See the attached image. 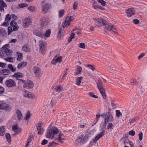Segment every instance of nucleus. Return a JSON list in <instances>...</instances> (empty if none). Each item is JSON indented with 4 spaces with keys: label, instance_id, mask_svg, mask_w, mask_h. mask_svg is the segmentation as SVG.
<instances>
[{
    "label": "nucleus",
    "instance_id": "nucleus-5",
    "mask_svg": "<svg viewBox=\"0 0 147 147\" xmlns=\"http://www.w3.org/2000/svg\"><path fill=\"white\" fill-rule=\"evenodd\" d=\"M93 19L94 21L95 25L98 27L103 26L105 24V20L103 19L94 18H93Z\"/></svg>",
    "mask_w": 147,
    "mask_h": 147
},
{
    "label": "nucleus",
    "instance_id": "nucleus-18",
    "mask_svg": "<svg viewBox=\"0 0 147 147\" xmlns=\"http://www.w3.org/2000/svg\"><path fill=\"white\" fill-rule=\"evenodd\" d=\"M7 7V5L3 0H0V11H4V7Z\"/></svg>",
    "mask_w": 147,
    "mask_h": 147
},
{
    "label": "nucleus",
    "instance_id": "nucleus-54",
    "mask_svg": "<svg viewBox=\"0 0 147 147\" xmlns=\"http://www.w3.org/2000/svg\"><path fill=\"white\" fill-rule=\"evenodd\" d=\"M78 3L77 2L74 3L73 6V8L74 10H76L77 9L78 7Z\"/></svg>",
    "mask_w": 147,
    "mask_h": 147
},
{
    "label": "nucleus",
    "instance_id": "nucleus-16",
    "mask_svg": "<svg viewBox=\"0 0 147 147\" xmlns=\"http://www.w3.org/2000/svg\"><path fill=\"white\" fill-rule=\"evenodd\" d=\"M126 13L127 17L129 18L130 17L134 14V10L132 8L128 9L126 10Z\"/></svg>",
    "mask_w": 147,
    "mask_h": 147
},
{
    "label": "nucleus",
    "instance_id": "nucleus-51",
    "mask_svg": "<svg viewBox=\"0 0 147 147\" xmlns=\"http://www.w3.org/2000/svg\"><path fill=\"white\" fill-rule=\"evenodd\" d=\"M11 16L9 14H7L5 18V21L9 22L11 19Z\"/></svg>",
    "mask_w": 147,
    "mask_h": 147
},
{
    "label": "nucleus",
    "instance_id": "nucleus-2",
    "mask_svg": "<svg viewBox=\"0 0 147 147\" xmlns=\"http://www.w3.org/2000/svg\"><path fill=\"white\" fill-rule=\"evenodd\" d=\"M58 132V129L55 127H53L52 128H48L46 134V137L49 138L51 137L53 138L54 135L57 134Z\"/></svg>",
    "mask_w": 147,
    "mask_h": 147
},
{
    "label": "nucleus",
    "instance_id": "nucleus-21",
    "mask_svg": "<svg viewBox=\"0 0 147 147\" xmlns=\"http://www.w3.org/2000/svg\"><path fill=\"white\" fill-rule=\"evenodd\" d=\"M16 114L18 120L19 121L22 120L23 118V116L22 113L20 110L17 109V110Z\"/></svg>",
    "mask_w": 147,
    "mask_h": 147
},
{
    "label": "nucleus",
    "instance_id": "nucleus-60",
    "mask_svg": "<svg viewBox=\"0 0 147 147\" xmlns=\"http://www.w3.org/2000/svg\"><path fill=\"white\" fill-rule=\"evenodd\" d=\"M28 5V4L26 3H22L19 5V6L20 8L24 7H26Z\"/></svg>",
    "mask_w": 147,
    "mask_h": 147
},
{
    "label": "nucleus",
    "instance_id": "nucleus-37",
    "mask_svg": "<svg viewBox=\"0 0 147 147\" xmlns=\"http://www.w3.org/2000/svg\"><path fill=\"white\" fill-rule=\"evenodd\" d=\"M111 33H113L115 34H117L116 30L114 26H111Z\"/></svg>",
    "mask_w": 147,
    "mask_h": 147
},
{
    "label": "nucleus",
    "instance_id": "nucleus-62",
    "mask_svg": "<svg viewBox=\"0 0 147 147\" xmlns=\"http://www.w3.org/2000/svg\"><path fill=\"white\" fill-rule=\"evenodd\" d=\"M5 60L10 62H13V61L12 57H7L5 58Z\"/></svg>",
    "mask_w": 147,
    "mask_h": 147
},
{
    "label": "nucleus",
    "instance_id": "nucleus-25",
    "mask_svg": "<svg viewBox=\"0 0 147 147\" xmlns=\"http://www.w3.org/2000/svg\"><path fill=\"white\" fill-rule=\"evenodd\" d=\"M1 74H3L4 75H7L10 73V70L8 69H5L1 70Z\"/></svg>",
    "mask_w": 147,
    "mask_h": 147
},
{
    "label": "nucleus",
    "instance_id": "nucleus-9",
    "mask_svg": "<svg viewBox=\"0 0 147 147\" xmlns=\"http://www.w3.org/2000/svg\"><path fill=\"white\" fill-rule=\"evenodd\" d=\"M102 84L101 82H99L97 83V85L99 90L103 98L105 99L106 98V94L103 88L102 87Z\"/></svg>",
    "mask_w": 147,
    "mask_h": 147
},
{
    "label": "nucleus",
    "instance_id": "nucleus-31",
    "mask_svg": "<svg viewBox=\"0 0 147 147\" xmlns=\"http://www.w3.org/2000/svg\"><path fill=\"white\" fill-rule=\"evenodd\" d=\"M17 53L18 54V57L17 60L19 61H21L23 59V55L22 53L17 52Z\"/></svg>",
    "mask_w": 147,
    "mask_h": 147
},
{
    "label": "nucleus",
    "instance_id": "nucleus-29",
    "mask_svg": "<svg viewBox=\"0 0 147 147\" xmlns=\"http://www.w3.org/2000/svg\"><path fill=\"white\" fill-rule=\"evenodd\" d=\"M22 50L26 52H29L30 50L27 45H24L22 48Z\"/></svg>",
    "mask_w": 147,
    "mask_h": 147
},
{
    "label": "nucleus",
    "instance_id": "nucleus-35",
    "mask_svg": "<svg viewBox=\"0 0 147 147\" xmlns=\"http://www.w3.org/2000/svg\"><path fill=\"white\" fill-rule=\"evenodd\" d=\"M5 136L8 142H9L11 141V136L10 135L9 133H6Z\"/></svg>",
    "mask_w": 147,
    "mask_h": 147
},
{
    "label": "nucleus",
    "instance_id": "nucleus-36",
    "mask_svg": "<svg viewBox=\"0 0 147 147\" xmlns=\"http://www.w3.org/2000/svg\"><path fill=\"white\" fill-rule=\"evenodd\" d=\"M63 31L62 28L61 27H59L58 28V36L59 37L61 38L62 35L61 34L62 32L61 31Z\"/></svg>",
    "mask_w": 147,
    "mask_h": 147
},
{
    "label": "nucleus",
    "instance_id": "nucleus-57",
    "mask_svg": "<svg viewBox=\"0 0 147 147\" xmlns=\"http://www.w3.org/2000/svg\"><path fill=\"white\" fill-rule=\"evenodd\" d=\"M138 136L139 137V140L140 141L142 140L143 138V134L142 132L140 131L139 132Z\"/></svg>",
    "mask_w": 147,
    "mask_h": 147
},
{
    "label": "nucleus",
    "instance_id": "nucleus-14",
    "mask_svg": "<svg viewBox=\"0 0 147 147\" xmlns=\"http://www.w3.org/2000/svg\"><path fill=\"white\" fill-rule=\"evenodd\" d=\"M33 86V83L32 81L29 80L25 82L23 87L27 89H30L32 88Z\"/></svg>",
    "mask_w": 147,
    "mask_h": 147
},
{
    "label": "nucleus",
    "instance_id": "nucleus-8",
    "mask_svg": "<svg viewBox=\"0 0 147 147\" xmlns=\"http://www.w3.org/2000/svg\"><path fill=\"white\" fill-rule=\"evenodd\" d=\"M44 31H43L42 28L39 29L34 31L33 33L35 35L41 38L44 37Z\"/></svg>",
    "mask_w": 147,
    "mask_h": 147
},
{
    "label": "nucleus",
    "instance_id": "nucleus-47",
    "mask_svg": "<svg viewBox=\"0 0 147 147\" xmlns=\"http://www.w3.org/2000/svg\"><path fill=\"white\" fill-rule=\"evenodd\" d=\"M100 115H96V118L95 120L94 121V123H93L94 125L98 121L100 117Z\"/></svg>",
    "mask_w": 147,
    "mask_h": 147
},
{
    "label": "nucleus",
    "instance_id": "nucleus-23",
    "mask_svg": "<svg viewBox=\"0 0 147 147\" xmlns=\"http://www.w3.org/2000/svg\"><path fill=\"white\" fill-rule=\"evenodd\" d=\"M12 129L16 133H19L22 131V129L18 127L16 125L13 126L12 127Z\"/></svg>",
    "mask_w": 147,
    "mask_h": 147
},
{
    "label": "nucleus",
    "instance_id": "nucleus-34",
    "mask_svg": "<svg viewBox=\"0 0 147 147\" xmlns=\"http://www.w3.org/2000/svg\"><path fill=\"white\" fill-rule=\"evenodd\" d=\"M5 134V129L3 126L0 127V135L3 136Z\"/></svg>",
    "mask_w": 147,
    "mask_h": 147
},
{
    "label": "nucleus",
    "instance_id": "nucleus-44",
    "mask_svg": "<svg viewBox=\"0 0 147 147\" xmlns=\"http://www.w3.org/2000/svg\"><path fill=\"white\" fill-rule=\"evenodd\" d=\"M64 13V9H61L59 11V18H60L62 17Z\"/></svg>",
    "mask_w": 147,
    "mask_h": 147
},
{
    "label": "nucleus",
    "instance_id": "nucleus-38",
    "mask_svg": "<svg viewBox=\"0 0 147 147\" xmlns=\"http://www.w3.org/2000/svg\"><path fill=\"white\" fill-rule=\"evenodd\" d=\"M88 137L87 136L85 135L82 137V142L83 143H85L87 142L88 139Z\"/></svg>",
    "mask_w": 147,
    "mask_h": 147
},
{
    "label": "nucleus",
    "instance_id": "nucleus-59",
    "mask_svg": "<svg viewBox=\"0 0 147 147\" xmlns=\"http://www.w3.org/2000/svg\"><path fill=\"white\" fill-rule=\"evenodd\" d=\"M133 22L135 24H137L139 23L140 21L137 19H134L133 20Z\"/></svg>",
    "mask_w": 147,
    "mask_h": 147
},
{
    "label": "nucleus",
    "instance_id": "nucleus-43",
    "mask_svg": "<svg viewBox=\"0 0 147 147\" xmlns=\"http://www.w3.org/2000/svg\"><path fill=\"white\" fill-rule=\"evenodd\" d=\"M57 144L54 141H52L49 143L48 147H53L54 146L57 145Z\"/></svg>",
    "mask_w": 147,
    "mask_h": 147
},
{
    "label": "nucleus",
    "instance_id": "nucleus-33",
    "mask_svg": "<svg viewBox=\"0 0 147 147\" xmlns=\"http://www.w3.org/2000/svg\"><path fill=\"white\" fill-rule=\"evenodd\" d=\"M82 70V67L80 66H77V72L75 73V74L76 75H78L80 74Z\"/></svg>",
    "mask_w": 147,
    "mask_h": 147
},
{
    "label": "nucleus",
    "instance_id": "nucleus-41",
    "mask_svg": "<svg viewBox=\"0 0 147 147\" xmlns=\"http://www.w3.org/2000/svg\"><path fill=\"white\" fill-rule=\"evenodd\" d=\"M51 31L49 29L47 30L44 36L47 37H49L51 34Z\"/></svg>",
    "mask_w": 147,
    "mask_h": 147
},
{
    "label": "nucleus",
    "instance_id": "nucleus-53",
    "mask_svg": "<svg viewBox=\"0 0 147 147\" xmlns=\"http://www.w3.org/2000/svg\"><path fill=\"white\" fill-rule=\"evenodd\" d=\"M27 96L28 97L30 98H34L35 97L34 95L31 93H28Z\"/></svg>",
    "mask_w": 147,
    "mask_h": 147
},
{
    "label": "nucleus",
    "instance_id": "nucleus-27",
    "mask_svg": "<svg viewBox=\"0 0 147 147\" xmlns=\"http://www.w3.org/2000/svg\"><path fill=\"white\" fill-rule=\"evenodd\" d=\"M63 134L61 133H59L58 135V138H57L55 140L57 139L59 142L61 143H63L64 140L63 139H62L61 136Z\"/></svg>",
    "mask_w": 147,
    "mask_h": 147
},
{
    "label": "nucleus",
    "instance_id": "nucleus-30",
    "mask_svg": "<svg viewBox=\"0 0 147 147\" xmlns=\"http://www.w3.org/2000/svg\"><path fill=\"white\" fill-rule=\"evenodd\" d=\"M8 68L13 72H14L16 71V68L12 64H9L8 66Z\"/></svg>",
    "mask_w": 147,
    "mask_h": 147
},
{
    "label": "nucleus",
    "instance_id": "nucleus-46",
    "mask_svg": "<svg viewBox=\"0 0 147 147\" xmlns=\"http://www.w3.org/2000/svg\"><path fill=\"white\" fill-rule=\"evenodd\" d=\"M30 113L29 111H28L24 119L26 120H27L28 119L30 116Z\"/></svg>",
    "mask_w": 147,
    "mask_h": 147
},
{
    "label": "nucleus",
    "instance_id": "nucleus-63",
    "mask_svg": "<svg viewBox=\"0 0 147 147\" xmlns=\"http://www.w3.org/2000/svg\"><path fill=\"white\" fill-rule=\"evenodd\" d=\"M13 27V31H17L18 29V27L16 25L12 27Z\"/></svg>",
    "mask_w": 147,
    "mask_h": 147
},
{
    "label": "nucleus",
    "instance_id": "nucleus-4",
    "mask_svg": "<svg viewBox=\"0 0 147 147\" xmlns=\"http://www.w3.org/2000/svg\"><path fill=\"white\" fill-rule=\"evenodd\" d=\"M110 114L109 112L107 113L105 116V122L103 124L101 123L100 125V127L101 129H104L105 127L106 124H107L110 121Z\"/></svg>",
    "mask_w": 147,
    "mask_h": 147
},
{
    "label": "nucleus",
    "instance_id": "nucleus-20",
    "mask_svg": "<svg viewBox=\"0 0 147 147\" xmlns=\"http://www.w3.org/2000/svg\"><path fill=\"white\" fill-rule=\"evenodd\" d=\"M70 19L68 17H67L65 18V21L63 22V27L64 28L68 26L69 24L71 22L70 21Z\"/></svg>",
    "mask_w": 147,
    "mask_h": 147
},
{
    "label": "nucleus",
    "instance_id": "nucleus-28",
    "mask_svg": "<svg viewBox=\"0 0 147 147\" xmlns=\"http://www.w3.org/2000/svg\"><path fill=\"white\" fill-rule=\"evenodd\" d=\"M96 3L97 2L96 1H94L92 5V7L95 9H102V7L101 6L97 5Z\"/></svg>",
    "mask_w": 147,
    "mask_h": 147
},
{
    "label": "nucleus",
    "instance_id": "nucleus-6",
    "mask_svg": "<svg viewBox=\"0 0 147 147\" xmlns=\"http://www.w3.org/2000/svg\"><path fill=\"white\" fill-rule=\"evenodd\" d=\"M39 50L42 53V54L44 55L45 53V43L43 40H40L39 41Z\"/></svg>",
    "mask_w": 147,
    "mask_h": 147
},
{
    "label": "nucleus",
    "instance_id": "nucleus-52",
    "mask_svg": "<svg viewBox=\"0 0 147 147\" xmlns=\"http://www.w3.org/2000/svg\"><path fill=\"white\" fill-rule=\"evenodd\" d=\"M97 1L99 3H100L101 5L103 6H105V2L103 0H97Z\"/></svg>",
    "mask_w": 147,
    "mask_h": 147
},
{
    "label": "nucleus",
    "instance_id": "nucleus-55",
    "mask_svg": "<svg viewBox=\"0 0 147 147\" xmlns=\"http://www.w3.org/2000/svg\"><path fill=\"white\" fill-rule=\"evenodd\" d=\"M128 134L131 136H134L135 134V132L133 130H132L129 132Z\"/></svg>",
    "mask_w": 147,
    "mask_h": 147
},
{
    "label": "nucleus",
    "instance_id": "nucleus-3",
    "mask_svg": "<svg viewBox=\"0 0 147 147\" xmlns=\"http://www.w3.org/2000/svg\"><path fill=\"white\" fill-rule=\"evenodd\" d=\"M45 1H43L41 3L42 10V13L45 14L47 13L51 8V4L48 3H45Z\"/></svg>",
    "mask_w": 147,
    "mask_h": 147
},
{
    "label": "nucleus",
    "instance_id": "nucleus-40",
    "mask_svg": "<svg viewBox=\"0 0 147 147\" xmlns=\"http://www.w3.org/2000/svg\"><path fill=\"white\" fill-rule=\"evenodd\" d=\"M63 88L61 86H57L55 88V90L58 92H60L63 90Z\"/></svg>",
    "mask_w": 147,
    "mask_h": 147
},
{
    "label": "nucleus",
    "instance_id": "nucleus-15",
    "mask_svg": "<svg viewBox=\"0 0 147 147\" xmlns=\"http://www.w3.org/2000/svg\"><path fill=\"white\" fill-rule=\"evenodd\" d=\"M62 57L61 56H59L56 58V57L53 59L51 61L52 64L54 65H56V63L57 62H60L62 61Z\"/></svg>",
    "mask_w": 147,
    "mask_h": 147
},
{
    "label": "nucleus",
    "instance_id": "nucleus-11",
    "mask_svg": "<svg viewBox=\"0 0 147 147\" xmlns=\"http://www.w3.org/2000/svg\"><path fill=\"white\" fill-rule=\"evenodd\" d=\"M40 27L42 28H46L47 25L48 21L47 18L45 17H42L40 20Z\"/></svg>",
    "mask_w": 147,
    "mask_h": 147
},
{
    "label": "nucleus",
    "instance_id": "nucleus-45",
    "mask_svg": "<svg viewBox=\"0 0 147 147\" xmlns=\"http://www.w3.org/2000/svg\"><path fill=\"white\" fill-rule=\"evenodd\" d=\"M103 26H105V29H107L109 31H110V26L109 24H106L105 22V24L103 25Z\"/></svg>",
    "mask_w": 147,
    "mask_h": 147
},
{
    "label": "nucleus",
    "instance_id": "nucleus-48",
    "mask_svg": "<svg viewBox=\"0 0 147 147\" xmlns=\"http://www.w3.org/2000/svg\"><path fill=\"white\" fill-rule=\"evenodd\" d=\"M7 30H8V31H7L8 34L9 35L10 34H11V33L13 31V30L11 26H9L8 27Z\"/></svg>",
    "mask_w": 147,
    "mask_h": 147
},
{
    "label": "nucleus",
    "instance_id": "nucleus-39",
    "mask_svg": "<svg viewBox=\"0 0 147 147\" xmlns=\"http://www.w3.org/2000/svg\"><path fill=\"white\" fill-rule=\"evenodd\" d=\"M82 79V77L78 78L76 80V84L77 85H79L80 83L81 82V80Z\"/></svg>",
    "mask_w": 147,
    "mask_h": 147
},
{
    "label": "nucleus",
    "instance_id": "nucleus-26",
    "mask_svg": "<svg viewBox=\"0 0 147 147\" xmlns=\"http://www.w3.org/2000/svg\"><path fill=\"white\" fill-rule=\"evenodd\" d=\"M12 77H15L16 78H21L23 77V75L20 72L15 73L12 76Z\"/></svg>",
    "mask_w": 147,
    "mask_h": 147
},
{
    "label": "nucleus",
    "instance_id": "nucleus-10",
    "mask_svg": "<svg viewBox=\"0 0 147 147\" xmlns=\"http://www.w3.org/2000/svg\"><path fill=\"white\" fill-rule=\"evenodd\" d=\"M5 84L6 86L8 88H12L16 86L15 81L12 79L6 80L5 82Z\"/></svg>",
    "mask_w": 147,
    "mask_h": 147
},
{
    "label": "nucleus",
    "instance_id": "nucleus-7",
    "mask_svg": "<svg viewBox=\"0 0 147 147\" xmlns=\"http://www.w3.org/2000/svg\"><path fill=\"white\" fill-rule=\"evenodd\" d=\"M33 71L36 77H40L42 74V73L40 69L36 66L33 68Z\"/></svg>",
    "mask_w": 147,
    "mask_h": 147
},
{
    "label": "nucleus",
    "instance_id": "nucleus-64",
    "mask_svg": "<svg viewBox=\"0 0 147 147\" xmlns=\"http://www.w3.org/2000/svg\"><path fill=\"white\" fill-rule=\"evenodd\" d=\"M28 9L31 11H33L34 10V7L32 6L28 7Z\"/></svg>",
    "mask_w": 147,
    "mask_h": 147
},
{
    "label": "nucleus",
    "instance_id": "nucleus-13",
    "mask_svg": "<svg viewBox=\"0 0 147 147\" xmlns=\"http://www.w3.org/2000/svg\"><path fill=\"white\" fill-rule=\"evenodd\" d=\"M43 123L42 122H39L36 125L37 130L38 131V134L39 135H42V133L44 131V129L42 127Z\"/></svg>",
    "mask_w": 147,
    "mask_h": 147
},
{
    "label": "nucleus",
    "instance_id": "nucleus-42",
    "mask_svg": "<svg viewBox=\"0 0 147 147\" xmlns=\"http://www.w3.org/2000/svg\"><path fill=\"white\" fill-rule=\"evenodd\" d=\"M115 112L116 114V117H119L122 115V114L120 110H116L115 111Z\"/></svg>",
    "mask_w": 147,
    "mask_h": 147
},
{
    "label": "nucleus",
    "instance_id": "nucleus-50",
    "mask_svg": "<svg viewBox=\"0 0 147 147\" xmlns=\"http://www.w3.org/2000/svg\"><path fill=\"white\" fill-rule=\"evenodd\" d=\"M86 66L90 68L93 71H94L95 69L93 65H91L87 64H86Z\"/></svg>",
    "mask_w": 147,
    "mask_h": 147
},
{
    "label": "nucleus",
    "instance_id": "nucleus-12",
    "mask_svg": "<svg viewBox=\"0 0 147 147\" xmlns=\"http://www.w3.org/2000/svg\"><path fill=\"white\" fill-rule=\"evenodd\" d=\"M31 22V20L30 18L28 17L24 20L23 26L24 28H27L28 26L30 24Z\"/></svg>",
    "mask_w": 147,
    "mask_h": 147
},
{
    "label": "nucleus",
    "instance_id": "nucleus-49",
    "mask_svg": "<svg viewBox=\"0 0 147 147\" xmlns=\"http://www.w3.org/2000/svg\"><path fill=\"white\" fill-rule=\"evenodd\" d=\"M5 91L4 88L2 86H0V96Z\"/></svg>",
    "mask_w": 147,
    "mask_h": 147
},
{
    "label": "nucleus",
    "instance_id": "nucleus-58",
    "mask_svg": "<svg viewBox=\"0 0 147 147\" xmlns=\"http://www.w3.org/2000/svg\"><path fill=\"white\" fill-rule=\"evenodd\" d=\"M10 25L12 27L16 25L17 23L14 20H12L10 22Z\"/></svg>",
    "mask_w": 147,
    "mask_h": 147
},
{
    "label": "nucleus",
    "instance_id": "nucleus-1",
    "mask_svg": "<svg viewBox=\"0 0 147 147\" xmlns=\"http://www.w3.org/2000/svg\"><path fill=\"white\" fill-rule=\"evenodd\" d=\"M9 46V44H8L3 46V49L0 50V56L10 57L12 55V51L7 48Z\"/></svg>",
    "mask_w": 147,
    "mask_h": 147
},
{
    "label": "nucleus",
    "instance_id": "nucleus-22",
    "mask_svg": "<svg viewBox=\"0 0 147 147\" xmlns=\"http://www.w3.org/2000/svg\"><path fill=\"white\" fill-rule=\"evenodd\" d=\"M27 64L26 62L23 61L19 63L17 66V68L19 69H22L23 67H25Z\"/></svg>",
    "mask_w": 147,
    "mask_h": 147
},
{
    "label": "nucleus",
    "instance_id": "nucleus-17",
    "mask_svg": "<svg viewBox=\"0 0 147 147\" xmlns=\"http://www.w3.org/2000/svg\"><path fill=\"white\" fill-rule=\"evenodd\" d=\"M105 131L103 130L98 134L93 140V142L94 143H96L98 140L102 136L104 135Z\"/></svg>",
    "mask_w": 147,
    "mask_h": 147
},
{
    "label": "nucleus",
    "instance_id": "nucleus-61",
    "mask_svg": "<svg viewBox=\"0 0 147 147\" xmlns=\"http://www.w3.org/2000/svg\"><path fill=\"white\" fill-rule=\"evenodd\" d=\"M89 94L90 96L91 97H93L94 98H98V96H97L95 95L94 93L92 92H90L89 93Z\"/></svg>",
    "mask_w": 147,
    "mask_h": 147
},
{
    "label": "nucleus",
    "instance_id": "nucleus-56",
    "mask_svg": "<svg viewBox=\"0 0 147 147\" xmlns=\"http://www.w3.org/2000/svg\"><path fill=\"white\" fill-rule=\"evenodd\" d=\"M111 104L113 108H115L117 107L116 103L113 101H111Z\"/></svg>",
    "mask_w": 147,
    "mask_h": 147
},
{
    "label": "nucleus",
    "instance_id": "nucleus-24",
    "mask_svg": "<svg viewBox=\"0 0 147 147\" xmlns=\"http://www.w3.org/2000/svg\"><path fill=\"white\" fill-rule=\"evenodd\" d=\"M0 35L3 37L5 38L6 37L7 32L3 28L0 29Z\"/></svg>",
    "mask_w": 147,
    "mask_h": 147
},
{
    "label": "nucleus",
    "instance_id": "nucleus-32",
    "mask_svg": "<svg viewBox=\"0 0 147 147\" xmlns=\"http://www.w3.org/2000/svg\"><path fill=\"white\" fill-rule=\"evenodd\" d=\"M130 84L131 85H136L138 84L136 80L132 78L130 80Z\"/></svg>",
    "mask_w": 147,
    "mask_h": 147
},
{
    "label": "nucleus",
    "instance_id": "nucleus-19",
    "mask_svg": "<svg viewBox=\"0 0 147 147\" xmlns=\"http://www.w3.org/2000/svg\"><path fill=\"white\" fill-rule=\"evenodd\" d=\"M9 107L8 105L4 103L0 102V109L7 110H9Z\"/></svg>",
    "mask_w": 147,
    "mask_h": 147
}]
</instances>
